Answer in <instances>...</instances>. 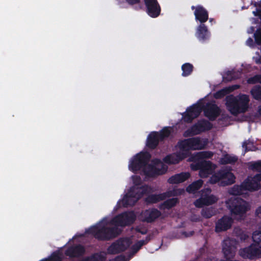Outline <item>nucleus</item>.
Instances as JSON below:
<instances>
[{
  "instance_id": "0e129e2a",
  "label": "nucleus",
  "mask_w": 261,
  "mask_h": 261,
  "mask_svg": "<svg viewBox=\"0 0 261 261\" xmlns=\"http://www.w3.org/2000/svg\"><path fill=\"white\" fill-rule=\"evenodd\" d=\"M213 19L212 18H210V21H211H211H213Z\"/></svg>"
},
{
  "instance_id": "a19ab883",
  "label": "nucleus",
  "mask_w": 261,
  "mask_h": 261,
  "mask_svg": "<svg viewBox=\"0 0 261 261\" xmlns=\"http://www.w3.org/2000/svg\"><path fill=\"white\" fill-rule=\"evenodd\" d=\"M247 82L250 84H254L257 83H261V75H256L249 78L247 80Z\"/></svg>"
},
{
  "instance_id": "2eb2a0df",
  "label": "nucleus",
  "mask_w": 261,
  "mask_h": 261,
  "mask_svg": "<svg viewBox=\"0 0 261 261\" xmlns=\"http://www.w3.org/2000/svg\"><path fill=\"white\" fill-rule=\"evenodd\" d=\"M233 222L231 217L224 215L216 222L215 230L218 233L225 231L231 227Z\"/></svg>"
},
{
  "instance_id": "2f4dec72",
  "label": "nucleus",
  "mask_w": 261,
  "mask_h": 261,
  "mask_svg": "<svg viewBox=\"0 0 261 261\" xmlns=\"http://www.w3.org/2000/svg\"><path fill=\"white\" fill-rule=\"evenodd\" d=\"M193 65L189 63L184 64L181 66L182 76L185 77L190 75L193 70Z\"/></svg>"
},
{
  "instance_id": "bb28decb",
  "label": "nucleus",
  "mask_w": 261,
  "mask_h": 261,
  "mask_svg": "<svg viewBox=\"0 0 261 261\" xmlns=\"http://www.w3.org/2000/svg\"><path fill=\"white\" fill-rule=\"evenodd\" d=\"M190 138L184 139L178 142L179 148L180 150L189 151L192 150Z\"/></svg>"
},
{
  "instance_id": "4d7b16f0",
  "label": "nucleus",
  "mask_w": 261,
  "mask_h": 261,
  "mask_svg": "<svg viewBox=\"0 0 261 261\" xmlns=\"http://www.w3.org/2000/svg\"><path fill=\"white\" fill-rule=\"evenodd\" d=\"M151 236L150 235H148L146 237L145 240H142V241H143L144 245H146L151 240Z\"/></svg>"
},
{
  "instance_id": "4468645a",
  "label": "nucleus",
  "mask_w": 261,
  "mask_h": 261,
  "mask_svg": "<svg viewBox=\"0 0 261 261\" xmlns=\"http://www.w3.org/2000/svg\"><path fill=\"white\" fill-rule=\"evenodd\" d=\"M148 15L155 18L160 14L161 9L157 0H144Z\"/></svg>"
},
{
  "instance_id": "7ed1b4c3",
  "label": "nucleus",
  "mask_w": 261,
  "mask_h": 261,
  "mask_svg": "<svg viewBox=\"0 0 261 261\" xmlns=\"http://www.w3.org/2000/svg\"><path fill=\"white\" fill-rule=\"evenodd\" d=\"M250 99L246 94H242L238 96L232 95L226 97V106L227 110L233 116H237L241 113L247 111L249 108Z\"/></svg>"
},
{
  "instance_id": "aec40b11",
  "label": "nucleus",
  "mask_w": 261,
  "mask_h": 261,
  "mask_svg": "<svg viewBox=\"0 0 261 261\" xmlns=\"http://www.w3.org/2000/svg\"><path fill=\"white\" fill-rule=\"evenodd\" d=\"M160 141L158 132H152L147 137L146 145L150 149H154L157 147Z\"/></svg>"
},
{
  "instance_id": "39448f33",
  "label": "nucleus",
  "mask_w": 261,
  "mask_h": 261,
  "mask_svg": "<svg viewBox=\"0 0 261 261\" xmlns=\"http://www.w3.org/2000/svg\"><path fill=\"white\" fill-rule=\"evenodd\" d=\"M147 185H142L141 187H132L122 198L121 202L124 207L134 206L147 191Z\"/></svg>"
},
{
  "instance_id": "412c9836",
  "label": "nucleus",
  "mask_w": 261,
  "mask_h": 261,
  "mask_svg": "<svg viewBox=\"0 0 261 261\" xmlns=\"http://www.w3.org/2000/svg\"><path fill=\"white\" fill-rule=\"evenodd\" d=\"M190 177L189 172H181L171 176L168 179V182L171 184H179L184 182Z\"/></svg>"
},
{
  "instance_id": "bf43d9fd",
  "label": "nucleus",
  "mask_w": 261,
  "mask_h": 261,
  "mask_svg": "<svg viewBox=\"0 0 261 261\" xmlns=\"http://www.w3.org/2000/svg\"><path fill=\"white\" fill-rule=\"evenodd\" d=\"M184 233L186 236V237H190V236H193V234L194 233V232L193 231H190L188 233L186 232H185Z\"/></svg>"
},
{
  "instance_id": "c756f323",
  "label": "nucleus",
  "mask_w": 261,
  "mask_h": 261,
  "mask_svg": "<svg viewBox=\"0 0 261 261\" xmlns=\"http://www.w3.org/2000/svg\"><path fill=\"white\" fill-rule=\"evenodd\" d=\"M245 191L244 189L243 182L240 185H234L230 190V194L234 195V197H238V195H241L243 192Z\"/></svg>"
},
{
  "instance_id": "052dcab7",
  "label": "nucleus",
  "mask_w": 261,
  "mask_h": 261,
  "mask_svg": "<svg viewBox=\"0 0 261 261\" xmlns=\"http://www.w3.org/2000/svg\"><path fill=\"white\" fill-rule=\"evenodd\" d=\"M257 112L259 115L261 116V105L258 107Z\"/></svg>"
},
{
  "instance_id": "423d86ee",
  "label": "nucleus",
  "mask_w": 261,
  "mask_h": 261,
  "mask_svg": "<svg viewBox=\"0 0 261 261\" xmlns=\"http://www.w3.org/2000/svg\"><path fill=\"white\" fill-rule=\"evenodd\" d=\"M236 177L233 173L227 169H221L212 174L209 179V182L215 184L220 181L221 186H226L233 184Z\"/></svg>"
},
{
  "instance_id": "0eeeda50",
  "label": "nucleus",
  "mask_w": 261,
  "mask_h": 261,
  "mask_svg": "<svg viewBox=\"0 0 261 261\" xmlns=\"http://www.w3.org/2000/svg\"><path fill=\"white\" fill-rule=\"evenodd\" d=\"M213 128V124L208 120L202 119L188 128L184 133L185 137H191L200 134L211 130Z\"/></svg>"
},
{
  "instance_id": "f704fd0d",
  "label": "nucleus",
  "mask_w": 261,
  "mask_h": 261,
  "mask_svg": "<svg viewBox=\"0 0 261 261\" xmlns=\"http://www.w3.org/2000/svg\"><path fill=\"white\" fill-rule=\"evenodd\" d=\"M202 197L205 205H212L216 203L218 200L217 197L213 195H205L202 196Z\"/></svg>"
},
{
  "instance_id": "680f3d73",
  "label": "nucleus",
  "mask_w": 261,
  "mask_h": 261,
  "mask_svg": "<svg viewBox=\"0 0 261 261\" xmlns=\"http://www.w3.org/2000/svg\"><path fill=\"white\" fill-rule=\"evenodd\" d=\"M231 87H233L232 88H234V90L238 89L239 87V86L238 85H233V86H232Z\"/></svg>"
},
{
  "instance_id": "6e6552de",
  "label": "nucleus",
  "mask_w": 261,
  "mask_h": 261,
  "mask_svg": "<svg viewBox=\"0 0 261 261\" xmlns=\"http://www.w3.org/2000/svg\"><path fill=\"white\" fill-rule=\"evenodd\" d=\"M203 103H197L187 108L186 112L182 114L185 122L191 123L193 119L198 117L202 111Z\"/></svg>"
},
{
  "instance_id": "ddd939ff",
  "label": "nucleus",
  "mask_w": 261,
  "mask_h": 261,
  "mask_svg": "<svg viewBox=\"0 0 261 261\" xmlns=\"http://www.w3.org/2000/svg\"><path fill=\"white\" fill-rule=\"evenodd\" d=\"M161 215L160 211L155 208L143 211L140 216V220L144 222L152 223Z\"/></svg>"
},
{
  "instance_id": "58836bf2",
  "label": "nucleus",
  "mask_w": 261,
  "mask_h": 261,
  "mask_svg": "<svg viewBox=\"0 0 261 261\" xmlns=\"http://www.w3.org/2000/svg\"><path fill=\"white\" fill-rule=\"evenodd\" d=\"M250 169L253 171L261 172V160L252 163L250 166Z\"/></svg>"
},
{
  "instance_id": "5fc2aeb1",
  "label": "nucleus",
  "mask_w": 261,
  "mask_h": 261,
  "mask_svg": "<svg viewBox=\"0 0 261 261\" xmlns=\"http://www.w3.org/2000/svg\"><path fill=\"white\" fill-rule=\"evenodd\" d=\"M246 42L247 45L250 46H252L253 45V40L251 38H249Z\"/></svg>"
},
{
  "instance_id": "ea45409f",
  "label": "nucleus",
  "mask_w": 261,
  "mask_h": 261,
  "mask_svg": "<svg viewBox=\"0 0 261 261\" xmlns=\"http://www.w3.org/2000/svg\"><path fill=\"white\" fill-rule=\"evenodd\" d=\"M255 42L258 45H261V28L257 29L254 34Z\"/></svg>"
},
{
  "instance_id": "c03bdc74",
  "label": "nucleus",
  "mask_w": 261,
  "mask_h": 261,
  "mask_svg": "<svg viewBox=\"0 0 261 261\" xmlns=\"http://www.w3.org/2000/svg\"><path fill=\"white\" fill-rule=\"evenodd\" d=\"M194 204L197 207H202L205 205V203H204L203 199L202 196L199 198L198 199H197L195 202H194Z\"/></svg>"
},
{
  "instance_id": "c85d7f7f",
  "label": "nucleus",
  "mask_w": 261,
  "mask_h": 261,
  "mask_svg": "<svg viewBox=\"0 0 261 261\" xmlns=\"http://www.w3.org/2000/svg\"><path fill=\"white\" fill-rule=\"evenodd\" d=\"M172 128L170 127H164L159 132H158V137L161 141H164L169 137L171 133Z\"/></svg>"
},
{
  "instance_id": "cd10ccee",
  "label": "nucleus",
  "mask_w": 261,
  "mask_h": 261,
  "mask_svg": "<svg viewBox=\"0 0 261 261\" xmlns=\"http://www.w3.org/2000/svg\"><path fill=\"white\" fill-rule=\"evenodd\" d=\"M238 160V158L236 156H231L228 154H226L220 159V163L222 165L235 163Z\"/></svg>"
},
{
  "instance_id": "9d476101",
  "label": "nucleus",
  "mask_w": 261,
  "mask_h": 261,
  "mask_svg": "<svg viewBox=\"0 0 261 261\" xmlns=\"http://www.w3.org/2000/svg\"><path fill=\"white\" fill-rule=\"evenodd\" d=\"M86 253V248L82 244H74L69 246L65 251L66 256L71 258H80L83 257Z\"/></svg>"
},
{
  "instance_id": "4be33fe9",
  "label": "nucleus",
  "mask_w": 261,
  "mask_h": 261,
  "mask_svg": "<svg viewBox=\"0 0 261 261\" xmlns=\"http://www.w3.org/2000/svg\"><path fill=\"white\" fill-rule=\"evenodd\" d=\"M185 158L184 154L180 153H172L167 155L163 158V160L165 163L169 165L176 164L184 159Z\"/></svg>"
},
{
  "instance_id": "6ab92c4d",
  "label": "nucleus",
  "mask_w": 261,
  "mask_h": 261,
  "mask_svg": "<svg viewBox=\"0 0 261 261\" xmlns=\"http://www.w3.org/2000/svg\"><path fill=\"white\" fill-rule=\"evenodd\" d=\"M244 189L249 191H257L260 188V184L259 180L254 178V176L251 178H247L243 182Z\"/></svg>"
},
{
  "instance_id": "b1692460",
  "label": "nucleus",
  "mask_w": 261,
  "mask_h": 261,
  "mask_svg": "<svg viewBox=\"0 0 261 261\" xmlns=\"http://www.w3.org/2000/svg\"><path fill=\"white\" fill-rule=\"evenodd\" d=\"M203 181L201 179L197 180L189 185L187 188V191L189 193H195L202 186Z\"/></svg>"
},
{
  "instance_id": "20e7f679",
  "label": "nucleus",
  "mask_w": 261,
  "mask_h": 261,
  "mask_svg": "<svg viewBox=\"0 0 261 261\" xmlns=\"http://www.w3.org/2000/svg\"><path fill=\"white\" fill-rule=\"evenodd\" d=\"M227 207L234 218L242 219L250 210L248 202L240 197H232L226 201Z\"/></svg>"
},
{
  "instance_id": "a211bd4d",
  "label": "nucleus",
  "mask_w": 261,
  "mask_h": 261,
  "mask_svg": "<svg viewBox=\"0 0 261 261\" xmlns=\"http://www.w3.org/2000/svg\"><path fill=\"white\" fill-rule=\"evenodd\" d=\"M211 33L204 24H200L197 28L196 36L200 41H205L210 38Z\"/></svg>"
},
{
  "instance_id": "f8f14e48",
  "label": "nucleus",
  "mask_w": 261,
  "mask_h": 261,
  "mask_svg": "<svg viewBox=\"0 0 261 261\" xmlns=\"http://www.w3.org/2000/svg\"><path fill=\"white\" fill-rule=\"evenodd\" d=\"M202 111L204 116L209 120L213 121L220 115L221 110L215 103L208 102L205 106L203 105Z\"/></svg>"
},
{
  "instance_id": "f257e3e1",
  "label": "nucleus",
  "mask_w": 261,
  "mask_h": 261,
  "mask_svg": "<svg viewBox=\"0 0 261 261\" xmlns=\"http://www.w3.org/2000/svg\"><path fill=\"white\" fill-rule=\"evenodd\" d=\"M136 219V216L133 211H127L119 214L114 217L110 223L114 227H108L96 224L86 230V232L92 235L96 239L101 241H106L113 240L121 233V229L118 226L125 227L134 223Z\"/></svg>"
},
{
  "instance_id": "9b49d317",
  "label": "nucleus",
  "mask_w": 261,
  "mask_h": 261,
  "mask_svg": "<svg viewBox=\"0 0 261 261\" xmlns=\"http://www.w3.org/2000/svg\"><path fill=\"white\" fill-rule=\"evenodd\" d=\"M239 252L240 255L244 258L253 259L261 257V250L254 243L248 247L241 249Z\"/></svg>"
},
{
  "instance_id": "864d4df0",
  "label": "nucleus",
  "mask_w": 261,
  "mask_h": 261,
  "mask_svg": "<svg viewBox=\"0 0 261 261\" xmlns=\"http://www.w3.org/2000/svg\"><path fill=\"white\" fill-rule=\"evenodd\" d=\"M256 215L259 218H261V206H259L255 211Z\"/></svg>"
},
{
  "instance_id": "72a5a7b5",
  "label": "nucleus",
  "mask_w": 261,
  "mask_h": 261,
  "mask_svg": "<svg viewBox=\"0 0 261 261\" xmlns=\"http://www.w3.org/2000/svg\"><path fill=\"white\" fill-rule=\"evenodd\" d=\"M252 240L257 247L261 248V230L253 232L252 236Z\"/></svg>"
},
{
  "instance_id": "8fccbe9b",
  "label": "nucleus",
  "mask_w": 261,
  "mask_h": 261,
  "mask_svg": "<svg viewBox=\"0 0 261 261\" xmlns=\"http://www.w3.org/2000/svg\"><path fill=\"white\" fill-rule=\"evenodd\" d=\"M110 261H126V259L124 255H119L117 256L115 258L110 260Z\"/></svg>"
},
{
  "instance_id": "13d9d810",
  "label": "nucleus",
  "mask_w": 261,
  "mask_h": 261,
  "mask_svg": "<svg viewBox=\"0 0 261 261\" xmlns=\"http://www.w3.org/2000/svg\"><path fill=\"white\" fill-rule=\"evenodd\" d=\"M254 178L256 179L257 180H259V182L261 181V173L256 174L254 175Z\"/></svg>"
},
{
  "instance_id": "e433bc0d",
  "label": "nucleus",
  "mask_w": 261,
  "mask_h": 261,
  "mask_svg": "<svg viewBox=\"0 0 261 261\" xmlns=\"http://www.w3.org/2000/svg\"><path fill=\"white\" fill-rule=\"evenodd\" d=\"M144 245L143 241H138L131 247V250L133 254L136 253Z\"/></svg>"
},
{
  "instance_id": "f03ea898",
  "label": "nucleus",
  "mask_w": 261,
  "mask_h": 261,
  "mask_svg": "<svg viewBox=\"0 0 261 261\" xmlns=\"http://www.w3.org/2000/svg\"><path fill=\"white\" fill-rule=\"evenodd\" d=\"M151 155L148 152H141L137 154L130 162L129 168L133 172H136L143 168V172L146 177H154L166 173L168 167L164 164L159 159L153 161V163L158 165L161 164V168L147 164L151 159Z\"/></svg>"
},
{
  "instance_id": "1a4fd4ad",
  "label": "nucleus",
  "mask_w": 261,
  "mask_h": 261,
  "mask_svg": "<svg viewBox=\"0 0 261 261\" xmlns=\"http://www.w3.org/2000/svg\"><path fill=\"white\" fill-rule=\"evenodd\" d=\"M130 245V241L127 239H119L108 248L107 252L110 254H116L126 250Z\"/></svg>"
},
{
  "instance_id": "37998d69",
  "label": "nucleus",
  "mask_w": 261,
  "mask_h": 261,
  "mask_svg": "<svg viewBox=\"0 0 261 261\" xmlns=\"http://www.w3.org/2000/svg\"><path fill=\"white\" fill-rule=\"evenodd\" d=\"M214 214L212 210L207 208L202 210L201 211V215L205 218H210L213 216Z\"/></svg>"
},
{
  "instance_id": "dca6fc26",
  "label": "nucleus",
  "mask_w": 261,
  "mask_h": 261,
  "mask_svg": "<svg viewBox=\"0 0 261 261\" xmlns=\"http://www.w3.org/2000/svg\"><path fill=\"white\" fill-rule=\"evenodd\" d=\"M201 168L199 175L201 178L207 177L212 174L216 166L210 161L202 160V163L198 165Z\"/></svg>"
},
{
  "instance_id": "09e8293b",
  "label": "nucleus",
  "mask_w": 261,
  "mask_h": 261,
  "mask_svg": "<svg viewBox=\"0 0 261 261\" xmlns=\"http://www.w3.org/2000/svg\"><path fill=\"white\" fill-rule=\"evenodd\" d=\"M249 142H248L247 141H245L243 143L242 147L245 148V152L253 150L252 149L250 148L249 146H247L249 144Z\"/></svg>"
},
{
  "instance_id": "7c9ffc66",
  "label": "nucleus",
  "mask_w": 261,
  "mask_h": 261,
  "mask_svg": "<svg viewBox=\"0 0 261 261\" xmlns=\"http://www.w3.org/2000/svg\"><path fill=\"white\" fill-rule=\"evenodd\" d=\"M178 202L179 200L177 198H172L165 200L162 205L164 208L170 210L175 206Z\"/></svg>"
},
{
  "instance_id": "f3484780",
  "label": "nucleus",
  "mask_w": 261,
  "mask_h": 261,
  "mask_svg": "<svg viewBox=\"0 0 261 261\" xmlns=\"http://www.w3.org/2000/svg\"><path fill=\"white\" fill-rule=\"evenodd\" d=\"M195 19L199 21L200 24L204 23L208 19L207 11L201 6H197L194 11Z\"/></svg>"
},
{
  "instance_id": "a18cd8bd",
  "label": "nucleus",
  "mask_w": 261,
  "mask_h": 261,
  "mask_svg": "<svg viewBox=\"0 0 261 261\" xmlns=\"http://www.w3.org/2000/svg\"><path fill=\"white\" fill-rule=\"evenodd\" d=\"M134 183L135 184V186L134 187H141V178L139 176H134Z\"/></svg>"
},
{
  "instance_id": "393cba45",
  "label": "nucleus",
  "mask_w": 261,
  "mask_h": 261,
  "mask_svg": "<svg viewBox=\"0 0 261 261\" xmlns=\"http://www.w3.org/2000/svg\"><path fill=\"white\" fill-rule=\"evenodd\" d=\"M162 200H163L162 194H150L145 198V202L148 204L156 203Z\"/></svg>"
},
{
  "instance_id": "5701e85b",
  "label": "nucleus",
  "mask_w": 261,
  "mask_h": 261,
  "mask_svg": "<svg viewBox=\"0 0 261 261\" xmlns=\"http://www.w3.org/2000/svg\"><path fill=\"white\" fill-rule=\"evenodd\" d=\"M190 138L192 150H201L204 148L206 145V142H203L201 140L200 138L197 137Z\"/></svg>"
},
{
  "instance_id": "c9c22d12",
  "label": "nucleus",
  "mask_w": 261,
  "mask_h": 261,
  "mask_svg": "<svg viewBox=\"0 0 261 261\" xmlns=\"http://www.w3.org/2000/svg\"><path fill=\"white\" fill-rule=\"evenodd\" d=\"M214 153L210 151H203L199 152L197 153V157L201 159V160H203L205 159H211L213 157Z\"/></svg>"
},
{
  "instance_id": "e2e57ef3",
  "label": "nucleus",
  "mask_w": 261,
  "mask_h": 261,
  "mask_svg": "<svg viewBox=\"0 0 261 261\" xmlns=\"http://www.w3.org/2000/svg\"><path fill=\"white\" fill-rule=\"evenodd\" d=\"M191 8L193 10L194 9H196V8L194 6H192Z\"/></svg>"
},
{
  "instance_id": "6e6d98bb",
  "label": "nucleus",
  "mask_w": 261,
  "mask_h": 261,
  "mask_svg": "<svg viewBox=\"0 0 261 261\" xmlns=\"http://www.w3.org/2000/svg\"><path fill=\"white\" fill-rule=\"evenodd\" d=\"M136 231L137 232L141 233L142 234H146L147 233V229L141 230L140 228H137L136 229Z\"/></svg>"
},
{
  "instance_id": "79ce46f5",
  "label": "nucleus",
  "mask_w": 261,
  "mask_h": 261,
  "mask_svg": "<svg viewBox=\"0 0 261 261\" xmlns=\"http://www.w3.org/2000/svg\"><path fill=\"white\" fill-rule=\"evenodd\" d=\"M175 191L174 189L171 190H168L166 192L161 193L162 196L163 200H165L166 198H169L172 196H176Z\"/></svg>"
},
{
  "instance_id": "473e14b6",
  "label": "nucleus",
  "mask_w": 261,
  "mask_h": 261,
  "mask_svg": "<svg viewBox=\"0 0 261 261\" xmlns=\"http://www.w3.org/2000/svg\"><path fill=\"white\" fill-rule=\"evenodd\" d=\"M251 93L253 97L257 100L261 101V86H255L251 90Z\"/></svg>"
},
{
  "instance_id": "49530a36",
  "label": "nucleus",
  "mask_w": 261,
  "mask_h": 261,
  "mask_svg": "<svg viewBox=\"0 0 261 261\" xmlns=\"http://www.w3.org/2000/svg\"><path fill=\"white\" fill-rule=\"evenodd\" d=\"M225 78L229 81L236 79V77L233 75V72L232 71H228L226 72V77Z\"/></svg>"
},
{
  "instance_id": "4c0bfd02",
  "label": "nucleus",
  "mask_w": 261,
  "mask_h": 261,
  "mask_svg": "<svg viewBox=\"0 0 261 261\" xmlns=\"http://www.w3.org/2000/svg\"><path fill=\"white\" fill-rule=\"evenodd\" d=\"M40 261H62V259L58 252H54L48 258H44Z\"/></svg>"
},
{
  "instance_id": "a878e982",
  "label": "nucleus",
  "mask_w": 261,
  "mask_h": 261,
  "mask_svg": "<svg viewBox=\"0 0 261 261\" xmlns=\"http://www.w3.org/2000/svg\"><path fill=\"white\" fill-rule=\"evenodd\" d=\"M233 87H228L222 89L217 91L214 94V97L216 99H220L226 96L227 94L231 93L234 90V88Z\"/></svg>"
},
{
  "instance_id": "de8ad7c7",
  "label": "nucleus",
  "mask_w": 261,
  "mask_h": 261,
  "mask_svg": "<svg viewBox=\"0 0 261 261\" xmlns=\"http://www.w3.org/2000/svg\"><path fill=\"white\" fill-rule=\"evenodd\" d=\"M202 163V160L199 161L195 164H192L191 166V169L193 170H199L200 171L201 168L198 166L199 164Z\"/></svg>"
},
{
  "instance_id": "603ef678",
  "label": "nucleus",
  "mask_w": 261,
  "mask_h": 261,
  "mask_svg": "<svg viewBox=\"0 0 261 261\" xmlns=\"http://www.w3.org/2000/svg\"><path fill=\"white\" fill-rule=\"evenodd\" d=\"M175 191L176 196L183 194L185 192L184 189H174Z\"/></svg>"
},
{
  "instance_id": "3c124183",
  "label": "nucleus",
  "mask_w": 261,
  "mask_h": 261,
  "mask_svg": "<svg viewBox=\"0 0 261 261\" xmlns=\"http://www.w3.org/2000/svg\"><path fill=\"white\" fill-rule=\"evenodd\" d=\"M126 2L129 5H134L139 4L141 0H125Z\"/></svg>"
}]
</instances>
